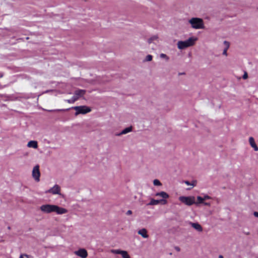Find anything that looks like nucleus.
<instances>
[{"label": "nucleus", "mask_w": 258, "mask_h": 258, "mask_svg": "<svg viewBox=\"0 0 258 258\" xmlns=\"http://www.w3.org/2000/svg\"><path fill=\"white\" fill-rule=\"evenodd\" d=\"M197 40V37H191L185 41H178L177 43V48L179 49L182 50L192 46L195 45Z\"/></svg>", "instance_id": "1"}, {"label": "nucleus", "mask_w": 258, "mask_h": 258, "mask_svg": "<svg viewBox=\"0 0 258 258\" xmlns=\"http://www.w3.org/2000/svg\"><path fill=\"white\" fill-rule=\"evenodd\" d=\"M189 23L192 28L200 29L204 28L203 20L199 18H192L188 20Z\"/></svg>", "instance_id": "2"}, {"label": "nucleus", "mask_w": 258, "mask_h": 258, "mask_svg": "<svg viewBox=\"0 0 258 258\" xmlns=\"http://www.w3.org/2000/svg\"><path fill=\"white\" fill-rule=\"evenodd\" d=\"M179 200L187 206H191L194 204H197L195 202V198L193 196H180L179 197Z\"/></svg>", "instance_id": "3"}, {"label": "nucleus", "mask_w": 258, "mask_h": 258, "mask_svg": "<svg viewBox=\"0 0 258 258\" xmlns=\"http://www.w3.org/2000/svg\"><path fill=\"white\" fill-rule=\"evenodd\" d=\"M72 108L76 111L75 112L76 116L79 114H84L90 112L91 111V109L86 106H75Z\"/></svg>", "instance_id": "4"}, {"label": "nucleus", "mask_w": 258, "mask_h": 258, "mask_svg": "<svg viewBox=\"0 0 258 258\" xmlns=\"http://www.w3.org/2000/svg\"><path fill=\"white\" fill-rule=\"evenodd\" d=\"M54 205L45 204L43 205L40 207V210L44 213L49 214L54 212L55 210Z\"/></svg>", "instance_id": "5"}, {"label": "nucleus", "mask_w": 258, "mask_h": 258, "mask_svg": "<svg viewBox=\"0 0 258 258\" xmlns=\"http://www.w3.org/2000/svg\"><path fill=\"white\" fill-rule=\"evenodd\" d=\"M32 175L36 181L39 182L40 181V172L39 171V166L38 165L34 167L32 170Z\"/></svg>", "instance_id": "6"}, {"label": "nucleus", "mask_w": 258, "mask_h": 258, "mask_svg": "<svg viewBox=\"0 0 258 258\" xmlns=\"http://www.w3.org/2000/svg\"><path fill=\"white\" fill-rule=\"evenodd\" d=\"M61 188L58 184H55L52 187L45 191V193H50L52 195H61Z\"/></svg>", "instance_id": "7"}, {"label": "nucleus", "mask_w": 258, "mask_h": 258, "mask_svg": "<svg viewBox=\"0 0 258 258\" xmlns=\"http://www.w3.org/2000/svg\"><path fill=\"white\" fill-rule=\"evenodd\" d=\"M74 253L82 258H86L88 256V253L87 250L84 248H81L77 251H75Z\"/></svg>", "instance_id": "8"}, {"label": "nucleus", "mask_w": 258, "mask_h": 258, "mask_svg": "<svg viewBox=\"0 0 258 258\" xmlns=\"http://www.w3.org/2000/svg\"><path fill=\"white\" fill-rule=\"evenodd\" d=\"M54 212L56 213L57 214L61 215L67 213L68 210L65 208L55 205Z\"/></svg>", "instance_id": "9"}, {"label": "nucleus", "mask_w": 258, "mask_h": 258, "mask_svg": "<svg viewBox=\"0 0 258 258\" xmlns=\"http://www.w3.org/2000/svg\"><path fill=\"white\" fill-rule=\"evenodd\" d=\"M160 203H162V204H166L167 203V201L165 200H158L151 199L150 202L148 203L147 205H157Z\"/></svg>", "instance_id": "10"}, {"label": "nucleus", "mask_w": 258, "mask_h": 258, "mask_svg": "<svg viewBox=\"0 0 258 258\" xmlns=\"http://www.w3.org/2000/svg\"><path fill=\"white\" fill-rule=\"evenodd\" d=\"M189 224L191 226L192 228H194L198 231L202 232L203 231V228L202 226L198 223H192L190 222L189 223Z\"/></svg>", "instance_id": "11"}, {"label": "nucleus", "mask_w": 258, "mask_h": 258, "mask_svg": "<svg viewBox=\"0 0 258 258\" xmlns=\"http://www.w3.org/2000/svg\"><path fill=\"white\" fill-rule=\"evenodd\" d=\"M148 231L146 229L142 228L138 231V234L141 235L144 238H147L149 237V235L147 234Z\"/></svg>", "instance_id": "12"}, {"label": "nucleus", "mask_w": 258, "mask_h": 258, "mask_svg": "<svg viewBox=\"0 0 258 258\" xmlns=\"http://www.w3.org/2000/svg\"><path fill=\"white\" fill-rule=\"evenodd\" d=\"M249 142L251 147H252L254 149V151H258V147L256 146L253 137H250L249 138Z\"/></svg>", "instance_id": "13"}, {"label": "nucleus", "mask_w": 258, "mask_h": 258, "mask_svg": "<svg viewBox=\"0 0 258 258\" xmlns=\"http://www.w3.org/2000/svg\"><path fill=\"white\" fill-rule=\"evenodd\" d=\"M86 93L85 90L78 89L75 91L74 94L75 96L78 97V98L80 97L83 96Z\"/></svg>", "instance_id": "14"}, {"label": "nucleus", "mask_w": 258, "mask_h": 258, "mask_svg": "<svg viewBox=\"0 0 258 258\" xmlns=\"http://www.w3.org/2000/svg\"><path fill=\"white\" fill-rule=\"evenodd\" d=\"M27 146L29 148L37 149L38 148V143L36 141H30L28 143Z\"/></svg>", "instance_id": "15"}, {"label": "nucleus", "mask_w": 258, "mask_h": 258, "mask_svg": "<svg viewBox=\"0 0 258 258\" xmlns=\"http://www.w3.org/2000/svg\"><path fill=\"white\" fill-rule=\"evenodd\" d=\"M158 36L157 35H153L151 36L150 38H149L147 42L149 44H151L152 43H154V41H158Z\"/></svg>", "instance_id": "16"}, {"label": "nucleus", "mask_w": 258, "mask_h": 258, "mask_svg": "<svg viewBox=\"0 0 258 258\" xmlns=\"http://www.w3.org/2000/svg\"><path fill=\"white\" fill-rule=\"evenodd\" d=\"M224 44L225 45V48H224V49L223 50V53L222 54L225 56H227V50L228 49L229 47V46H230V44H229V42L227 41H224Z\"/></svg>", "instance_id": "17"}, {"label": "nucleus", "mask_w": 258, "mask_h": 258, "mask_svg": "<svg viewBox=\"0 0 258 258\" xmlns=\"http://www.w3.org/2000/svg\"><path fill=\"white\" fill-rule=\"evenodd\" d=\"M155 196L161 197L163 198V199H165L169 198L168 194H167L165 191H161L160 192H157L155 194Z\"/></svg>", "instance_id": "18"}, {"label": "nucleus", "mask_w": 258, "mask_h": 258, "mask_svg": "<svg viewBox=\"0 0 258 258\" xmlns=\"http://www.w3.org/2000/svg\"><path fill=\"white\" fill-rule=\"evenodd\" d=\"M132 130H133V127L132 126H131L130 127H126V128H124V130H123L121 132V134H123V135L132 132Z\"/></svg>", "instance_id": "19"}, {"label": "nucleus", "mask_w": 258, "mask_h": 258, "mask_svg": "<svg viewBox=\"0 0 258 258\" xmlns=\"http://www.w3.org/2000/svg\"><path fill=\"white\" fill-rule=\"evenodd\" d=\"M78 99V97L74 96L71 99L66 100V101L69 103H73Z\"/></svg>", "instance_id": "20"}, {"label": "nucleus", "mask_w": 258, "mask_h": 258, "mask_svg": "<svg viewBox=\"0 0 258 258\" xmlns=\"http://www.w3.org/2000/svg\"><path fill=\"white\" fill-rule=\"evenodd\" d=\"M125 250H121L120 249H112L111 252L115 254H120L122 255Z\"/></svg>", "instance_id": "21"}, {"label": "nucleus", "mask_w": 258, "mask_h": 258, "mask_svg": "<svg viewBox=\"0 0 258 258\" xmlns=\"http://www.w3.org/2000/svg\"><path fill=\"white\" fill-rule=\"evenodd\" d=\"M184 183L187 185H191L192 187H194L196 185L197 181L194 180L191 183L189 182L188 181H185Z\"/></svg>", "instance_id": "22"}, {"label": "nucleus", "mask_w": 258, "mask_h": 258, "mask_svg": "<svg viewBox=\"0 0 258 258\" xmlns=\"http://www.w3.org/2000/svg\"><path fill=\"white\" fill-rule=\"evenodd\" d=\"M160 57L161 58L165 59L166 61H168L169 59V57L166 54L164 53H161L160 54Z\"/></svg>", "instance_id": "23"}, {"label": "nucleus", "mask_w": 258, "mask_h": 258, "mask_svg": "<svg viewBox=\"0 0 258 258\" xmlns=\"http://www.w3.org/2000/svg\"><path fill=\"white\" fill-rule=\"evenodd\" d=\"M153 184L155 186H160L162 185L161 182L158 179H154L153 180Z\"/></svg>", "instance_id": "24"}, {"label": "nucleus", "mask_w": 258, "mask_h": 258, "mask_svg": "<svg viewBox=\"0 0 258 258\" xmlns=\"http://www.w3.org/2000/svg\"><path fill=\"white\" fill-rule=\"evenodd\" d=\"M152 58H153L152 55L151 54H148L146 57L145 61H150L152 60Z\"/></svg>", "instance_id": "25"}, {"label": "nucleus", "mask_w": 258, "mask_h": 258, "mask_svg": "<svg viewBox=\"0 0 258 258\" xmlns=\"http://www.w3.org/2000/svg\"><path fill=\"white\" fill-rule=\"evenodd\" d=\"M121 255L123 258H131L126 251H124Z\"/></svg>", "instance_id": "26"}, {"label": "nucleus", "mask_w": 258, "mask_h": 258, "mask_svg": "<svg viewBox=\"0 0 258 258\" xmlns=\"http://www.w3.org/2000/svg\"><path fill=\"white\" fill-rule=\"evenodd\" d=\"M20 258H32V256L26 254H22L20 256Z\"/></svg>", "instance_id": "27"}, {"label": "nucleus", "mask_w": 258, "mask_h": 258, "mask_svg": "<svg viewBox=\"0 0 258 258\" xmlns=\"http://www.w3.org/2000/svg\"><path fill=\"white\" fill-rule=\"evenodd\" d=\"M197 199L198 200V203H204V199H203V198L200 197V196H198L197 197Z\"/></svg>", "instance_id": "28"}, {"label": "nucleus", "mask_w": 258, "mask_h": 258, "mask_svg": "<svg viewBox=\"0 0 258 258\" xmlns=\"http://www.w3.org/2000/svg\"><path fill=\"white\" fill-rule=\"evenodd\" d=\"M211 199V197L208 195H205L204 197H203L204 201L206 200Z\"/></svg>", "instance_id": "29"}, {"label": "nucleus", "mask_w": 258, "mask_h": 258, "mask_svg": "<svg viewBox=\"0 0 258 258\" xmlns=\"http://www.w3.org/2000/svg\"><path fill=\"white\" fill-rule=\"evenodd\" d=\"M242 78L243 79H246L248 78V75H247V73L245 72Z\"/></svg>", "instance_id": "30"}, {"label": "nucleus", "mask_w": 258, "mask_h": 258, "mask_svg": "<svg viewBox=\"0 0 258 258\" xmlns=\"http://www.w3.org/2000/svg\"><path fill=\"white\" fill-rule=\"evenodd\" d=\"M126 215H131L132 214V211L131 210H128L127 212H126Z\"/></svg>", "instance_id": "31"}, {"label": "nucleus", "mask_w": 258, "mask_h": 258, "mask_svg": "<svg viewBox=\"0 0 258 258\" xmlns=\"http://www.w3.org/2000/svg\"><path fill=\"white\" fill-rule=\"evenodd\" d=\"M206 206H211V204L210 203H207V202H205L203 203Z\"/></svg>", "instance_id": "32"}, {"label": "nucleus", "mask_w": 258, "mask_h": 258, "mask_svg": "<svg viewBox=\"0 0 258 258\" xmlns=\"http://www.w3.org/2000/svg\"><path fill=\"white\" fill-rule=\"evenodd\" d=\"M253 215L256 217H257L258 218V212H254L253 213Z\"/></svg>", "instance_id": "33"}, {"label": "nucleus", "mask_w": 258, "mask_h": 258, "mask_svg": "<svg viewBox=\"0 0 258 258\" xmlns=\"http://www.w3.org/2000/svg\"><path fill=\"white\" fill-rule=\"evenodd\" d=\"M123 135V134H121V132H120V133H119L115 134V136H121V135Z\"/></svg>", "instance_id": "34"}, {"label": "nucleus", "mask_w": 258, "mask_h": 258, "mask_svg": "<svg viewBox=\"0 0 258 258\" xmlns=\"http://www.w3.org/2000/svg\"><path fill=\"white\" fill-rule=\"evenodd\" d=\"M175 249L178 251H180V248L178 246L175 247Z\"/></svg>", "instance_id": "35"}, {"label": "nucleus", "mask_w": 258, "mask_h": 258, "mask_svg": "<svg viewBox=\"0 0 258 258\" xmlns=\"http://www.w3.org/2000/svg\"><path fill=\"white\" fill-rule=\"evenodd\" d=\"M218 258H223V256L222 255H219Z\"/></svg>", "instance_id": "36"}, {"label": "nucleus", "mask_w": 258, "mask_h": 258, "mask_svg": "<svg viewBox=\"0 0 258 258\" xmlns=\"http://www.w3.org/2000/svg\"><path fill=\"white\" fill-rule=\"evenodd\" d=\"M244 233L246 234V235H249L250 234V233L249 232H244Z\"/></svg>", "instance_id": "37"}]
</instances>
